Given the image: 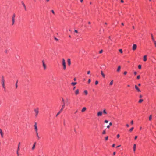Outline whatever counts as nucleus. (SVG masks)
<instances>
[{"label": "nucleus", "instance_id": "18", "mask_svg": "<svg viewBox=\"0 0 156 156\" xmlns=\"http://www.w3.org/2000/svg\"><path fill=\"white\" fill-rule=\"evenodd\" d=\"M86 110V107H83L81 110L82 112H84Z\"/></svg>", "mask_w": 156, "mask_h": 156}, {"label": "nucleus", "instance_id": "62", "mask_svg": "<svg viewBox=\"0 0 156 156\" xmlns=\"http://www.w3.org/2000/svg\"><path fill=\"white\" fill-rule=\"evenodd\" d=\"M73 80H74V81H76V78H75Z\"/></svg>", "mask_w": 156, "mask_h": 156}, {"label": "nucleus", "instance_id": "36", "mask_svg": "<svg viewBox=\"0 0 156 156\" xmlns=\"http://www.w3.org/2000/svg\"><path fill=\"white\" fill-rule=\"evenodd\" d=\"M119 51L121 53H122V49H120L119 50Z\"/></svg>", "mask_w": 156, "mask_h": 156}, {"label": "nucleus", "instance_id": "4", "mask_svg": "<svg viewBox=\"0 0 156 156\" xmlns=\"http://www.w3.org/2000/svg\"><path fill=\"white\" fill-rule=\"evenodd\" d=\"M5 80L3 78V76H2V86L5 89Z\"/></svg>", "mask_w": 156, "mask_h": 156}, {"label": "nucleus", "instance_id": "46", "mask_svg": "<svg viewBox=\"0 0 156 156\" xmlns=\"http://www.w3.org/2000/svg\"><path fill=\"white\" fill-rule=\"evenodd\" d=\"M137 138V136H135V138H134V139L135 140H136V139Z\"/></svg>", "mask_w": 156, "mask_h": 156}, {"label": "nucleus", "instance_id": "39", "mask_svg": "<svg viewBox=\"0 0 156 156\" xmlns=\"http://www.w3.org/2000/svg\"><path fill=\"white\" fill-rule=\"evenodd\" d=\"M127 73V72L126 71H125L123 73L125 75H126Z\"/></svg>", "mask_w": 156, "mask_h": 156}, {"label": "nucleus", "instance_id": "25", "mask_svg": "<svg viewBox=\"0 0 156 156\" xmlns=\"http://www.w3.org/2000/svg\"><path fill=\"white\" fill-rule=\"evenodd\" d=\"M151 39H152V40L153 41H155L154 39V38L153 37V34H151Z\"/></svg>", "mask_w": 156, "mask_h": 156}, {"label": "nucleus", "instance_id": "43", "mask_svg": "<svg viewBox=\"0 0 156 156\" xmlns=\"http://www.w3.org/2000/svg\"><path fill=\"white\" fill-rule=\"evenodd\" d=\"M108 139V136H107L105 137V140H107Z\"/></svg>", "mask_w": 156, "mask_h": 156}, {"label": "nucleus", "instance_id": "48", "mask_svg": "<svg viewBox=\"0 0 156 156\" xmlns=\"http://www.w3.org/2000/svg\"><path fill=\"white\" fill-rule=\"evenodd\" d=\"M74 32H75V33H78V30H74Z\"/></svg>", "mask_w": 156, "mask_h": 156}, {"label": "nucleus", "instance_id": "33", "mask_svg": "<svg viewBox=\"0 0 156 156\" xmlns=\"http://www.w3.org/2000/svg\"><path fill=\"white\" fill-rule=\"evenodd\" d=\"M138 68L140 69L141 68V66L140 65H139L138 66Z\"/></svg>", "mask_w": 156, "mask_h": 156}, {"label": "nucleus", "instance_id": "12", "mask_svg": "<svg viewBox=\"0 0 156 156\" xmlns=\"http://www.w3.org/2000/svg\"><path fill=\"white\" fill-rule=\"evenodd\" d=\"M102 113L100 111L98 113L97 115L98 116H100L102 115Z\"/></svg>", "mask_w": 156, "mask_h": 156}, {"label": "nucleus", "instance_id": "1", "mask_svg": "<svg viewBox=\"0 0 156 156\" xmlns=\"http://www.w3.org/2000/svg\"><path fill=\"white\" fill-rule=\"evenodd\" d=\"M62 64L63 66V69L64 70L66 69V63L64 58L62 59Z\"/></svg>", "mask_w": 156, "mask_h": 156}, {"label": "nucleus", "instance_id": "26", "mask_svg": "<svg viewBox=\"0 0 156 156\" xmlns=\"http://www.w3.org/2000/svg\"><path fill=\"white\" fill-rule=\"evenodd\" d=\"M20 142L18 145L17 151H18L20 150Z\"/></svg>", "mask_w": 156, "mask_h": 156}, {"label": "nucleus", "instance_id": "53", "mask_svg": "<svg viewBox=\"0 0 156 156\" xmlns=\"http://www.w3.org/2000/svg\"><path fill=\"white\" fill-rule=\"evenodd\" d=\"M139 97L140 98H141L142 97V96L141 95H140L139 96Z\"/></svg>", "mask_w": 156, "mask_h": 156}, {"label": "nucleus", "instance_id": "13", "mask_svg": "<svg viewBox=\"0 0 156 156\" xmlns=\"http://www.w3.org/2000/svg\"><path fill=\"white\" fill-rule=\"evenodd\" d=\"M67 62L68 65L69 66H70L71 64V61H70V58H68L67 59Z\"/></svg>", "mask_w": 156, "mask_h": 156}, {"label": "nucleus", "instance_id": "55", "mask_svg": "<svg viewBox=\"0 0 156 156\" xmlns=\"http://www.w3.org/2000/svg\"><path fill=\"white\" fill-rule=\"evenodd\" d=\"M17 156L19 155V153L18 152V151H17Z\"/></svg>", "mask_w": 156, "mask_h": 156}, {"label": "nucleus", "instance_id": "17", "mask_svg": "<svg viewBox=\"0 0 156 156\" xmlns=\"http://www.w3.org/2000/svg\"><path fill=\"white\" fill-rule=\"evenodd\" d=\"M0 133L2 137H3V133L2 130L0 129Z\"/></svg>", "mask_w": 156, "mask_h": 156}, {"label": "nucleus", "instance_id": "31", "mask_svg": "<svg viewBox=\"0 0 156 156\" xmlns=\"http://www.w3.org/2000/svg\"><path fill=\"white\" fill-rule=\"evenodd\" d=\"M103 112L105 114H107V112H106V110L105 109H104L103 111Z\"/></svg>", "mask_w": 156, "mask_h": 156}, {"label": "nucleus", "instance_id": "14", "mask_svg": "<svg viewBox=\"0 0 156 156\" xmlns=\"http://www.w3.org/2000/svg\"><path fill=\"white\" fill-rule=\"evenodd\" d=\"M36 144V142H35L34 143L33 146V147H32V150H33L35 148Z\"/></svg>", "mask_w": 156, "mask_h": 156}, {"label": "nucleus", "instance_id": "22", "mask_svg": "<svg viewBox=\"0 0 156 156\" xmlns=\"http://www.w3.org/2000/svg\"><path fill=\"white\" fill-rule=\"evenodd\" d=\"M152 115H150L149 116V121H151V120L152 119Z\"/></svg>", "mask_w": 156, "mask_h": 156}, {"label": "nucleus", "instance_id": "52", "mask_svg": "<svg viewBox=\"0 0 156 156\" xmlns=\"http://www.w3.org/2000/svg\"><path fill=\"white\" fill-rule=\"evenodd\" d=\"M115 144H113L112 145V147H115Z\"/></svg>", "mask_w": 156, "mask_h": 156}, {"label": "nucleus", "instance_id": "40", "mask_svg": "<svg viewBox=\"0 0 156 156\" xmlns=\"http://www.w3.org/2000/svg\"><path fill=\"white\" fill-rule=\"evenodd\" d=\"M105 123H108V120H105Z\"/></svg>", "mask_w": 156, "mask_h": 156}, {"label": "nucleus", "instance_id": "8", "mask_svg": "<svg viewBox=\"0 0 156 156\" xmlns=\"http://www.w3.org/2000/svg\"><path fill=\"white\" fill-rule=\"evenodd\" d=\"M137 48V45L136 44H134L133 46V51L136 50Z\"/></svg>", "mask_w": 156, "mask_h": 156}, {"label": "nucleus", "instance_id": "35", "mask_svg": "<svg viewBox=\"0 0 156 156\" xmlns=\"http://www.w3.org/2000/svg\"><path fill=\"white\" fill-rule=\"evenodd\" d=\"M153 42L155 45V46L156 47V41H154Z\"/></svg>", "mask_w": 156, "mask_h": 156}, {"label": "nucleus", "instance_id": "54", "mask_svg": "<svg viewBox=\"0 0 156 156\" xmlns=\"http://www.w3.org/2000/svg\"><path fill=\"white\" fill-rule=\"evenodd\" d=\"M121 2L122 3H123L124 2V1L123 0H121Z\"/></svg>", "mask_w": 156, "mask_h": 156}, {"label": "nucleus", "instance_id": "10", "mask_svg": "<svg viewBox=\"0 0 156 156\" xmlns=\"http://www.w3.org/2000/svg\"><path fill=\"white\" fill-rule=\"evenodd\" d=\"M63 110L62 109H61L56 115V117H57L62 112Z\"/></svg>", "mask_w": 156, "mask_h": 156}, {"label": "nucleus", "instance_id": "23", "mask_svg": "<svg viewBox=\"0 0 156 156\" xmlns=\"http://www.w3.org/2000/svg\"><path fill=\"white\" fill-rule=\"evenodd\" d=\"M101 74L102 75L103 77L104 78L105 77V75L103 73V71H101Z\"/></svg>", "mask_w": 156, "mask_h": 156}, {"label": "nucleus", "instance_id": "9", "mask_svg": "<svg viewBox=\"0 0 156 156\" xmlns=\"http://www.w3.org/2000/svg\"><path fill=\"white\" fill-rule=\"evenodd\" d=\"M135 89L137 90V91H138L139 92H141V91L140 90L139 88L137 86H136V85H135Z\"/></svg>", "mask_w": 156, "mask_h": 156}, {"label": "nucleus", "instance_id": "16", "mask_svg": "<svg viewBox=\"0 0 156 156\" xmlns=\"http://www.w3.org/2000/svg\"><path fill=\"white\" fill-rule=\"evenodd\" d=\"M147 60V55H145L144 56L143 60L144 61H146Z\"/></svg>", "mask_w": 156, "mask_h": 156}, {"label": "nucleus", "instance_id": "45", "mask_svg": "<svg viewBox=\"0 0 156 156\" xmlns=\"http://www.w3.org/2000/svg\"><path fill=\"white\" fill-rule=\"evenodd\" d=\"M117 137L118 138H119L120 137V135L119 134H117Z\"/></svg>", "mask_w": 156, "mask_h": 156}, {"label": "nucleus", "instance_id": "27", "mask_svg": "<svg viewBox=\"0 0 156 156\" xmlns=\"http://www.w3.org/2000/svg\"><path fill=\"white\" fill-rule=\"evenodd\" d=\"M113 80H112L110 83V84H109L111 86V85H112L113 84Z\"/></svg>", "mask_w": 156, "mask_h": 156}, {"label": "nucleus", "instance_id": "34", "mask_svg": "<svg viewBox=\"0 0 156 156\" xmlns=\"http://www.w3.org/2000/svg\"><path fill=\"white\" fill-rule=\"evenodd\" d=\"M106 133V131H105V130H104L103 131V133H102V134H105Z\"/></svg>", "mask_w": 156, "mask_h": 156}, {"label": "nucleus", "instance_id": "50", "mask_svg": "<svg viewBox=\"0 0 156 156\" xmlns=\"http://www.w3.org/2000/svg\"><path fill=\"white\" fill-rule=\"evenodd\" d=\"M112 124L111 122H110L109 124V125L110 126H112Z\"/></svg>", "mask_w": 156, "mask_h": 156}, {"label": "nucleus", "instance_id": "49", "mask_svg": "<svg viewBox=\"0 0 156 156\" xmlns=\"http://www.w3.org/2000/svg\"><path fill=\"white\" fill-rule=\"evenodd\" d=\"M64 125L65 126V120H64V122H63Z\"/></svg>", "mask_w": 156, "mask_h": 156}, {"label": "nucleus", "instance_id": "44", "mask_svg": "<svg viewBox=\"0 0 156 156\" xmlns=\"http://www.w3.org/2000/svg\"><path fill=\"white\" fill-rule=\"evenodd\" d=\"M131 123L132 125H133V120H132L131 122Z\"/></svg>", "mask_w": 156, "mask_h": 156}, {"label": "nucleus", "instance_id": "51", "mask_svg": "<svg viewBox=\"0 0 156 156\" xmlns=\"http://www.w3.org/2000/svg\"><path fill=\"white\" fill-rule=\"evenodd\" d=\"M107 128H109V127H110V126L109 125H108L107 126Z\"/></svg>", "mask_w": 156, "mask_h": 156}, {"label": "nucleus", "instance_id": "64", "mask_svg": "<svg viewBox=\"0 0 156 156\" xmlns=\"http://www.w3.org/2000/svg\"><path fill=\"white\" fill-rule=\"evenodd\" d=\"M83 0H80L81 2H82L83 1Z\"/></svg>", "mask_w": 156, "mask_h": 156}, {"label": "nucleus", "instance_id": "21", "mask_svg": "<svg viewBox=\"0 0 156 156\" xmlns=\"http://www.w3.org/2000/svg\"><path fill=\"white\" fill-rule=\"evenodd\" d=\"M136 144H134L133 145V151L134 152L136 151Z\"/></svg>", "mask_w": 156, "mask_h": 156}, {"label": "nucleus", "instance_id": "29", "mask_svg": "<svg viewBox=\"0 0 156 156\" xmlns=\"http://www.w3.org/2000/svg\"><path fill=\"white\" fill-rule=\"evenodd\" d=\"M18 82V80H17L16 83V88H17L18 87V86H17Z\"/></svg>", "mask_w": 156, "mask_h": 156}, {"label": "nucleus", "instance_id": "20", "mask_svg": "<svg viewBox=\"0 0 156 156\" xmlns=\"http://www.w3.org/2000/svg\"><path fill=\"white\" fill-rule=\"evenodd\" d=\"M36 133V134L37 137V140H39L40 139V137L38 135V132Z\"/></svg>", "mask_w": 156, "mask_h": 156}, {"label": "nucleus", "instance_id": "61", "mask_svg": "<svg viewBox=\"0 0 156 156\" xmlns=\"http://www.w3.org/2000/svg\"><path fill=\"white\" fill-rule=\"evenodd\" d=\"M75 87H74L73 88V90H74L75 89Z\"/></svg>", "mask_w": 156, "mask_h": 156}, {"label": "nucleus", "instance_id": "15", "mask_svg": "<svg viewBox=\"0 0 156 156\" xmlns=\"http://www.w3.org/2000/svg\"><path fill=\"white\" fill-rule=\"evenodd\" d=\"M120 69H121V66H118V68L117 69V72H119L120 70Z\"/></svg>", "mask_w": 156, "mask_h": 156}, {"label": "nucleus", "instance_id": "38", "mask_svg": "<svg viewBox=\"0 0 156 156\" xmlns=\"http://www.w3.org/2000/svg\"><path fill=\"white\" fill-rule=\"evenodd\" d=\"M98 84V81H96L95 82V85H97Z\"/></svg>", "mask_w": 156, "mask_h": 156}, {"label": "nucleus", "instance_id": "63", "mask_svg": "<svg viewBox=\"0 0 156 156\" xmlns=\"http://www.w3.org/2000/svg\"><path fill=\"white\" fill-rule=\"evenodd\" d=\"M55 40H58V39L56 37H55Z\"/></svg>", "mask_w": 156, "mask_h": 156}, {"label": "nucleus", "instance_id": "60", "mask_svg": "<svg viewBox=\"0 0 156 156\" xmlns=\"http://www.w3.org/2000/svg\"><path fill=\"white\" fill-rule=\"evenodd\" d=\"M120 146H121V145H119V146H117L116 147H117V148H118V147H120Z\"/></svg>", "mask_w": 156, "mask_h": 156}, {"label": "nucleus", "instance_id": "41", "mask_svg": "<svg viewBox=\"0 0 156 156\" xmlns=\"http://www.w3.org/2000/svg\"><path fill=\"white\" fill-rule=\"evenodd\" d=\"M51 12L54 14H55V12H54V11L53 10H51Z\"/></svg>", "mask_w": 156, "mask_h": 156}, {"label": "nucleus", "instance_id": "37", "mask_svg": "<svg viewBox=\"0 0 156 156\" xmlns=\"http://www.w3.org/2000/svg\"><path fill=\"white\" fill-rule=\"evenodd\" d=\"M103 51V50H100V51H99V53L100 54H101V53H102Z\"/></svg>", "mask_w": 156, "mask_h": 156}, {"label": "nucleus", "instance_id": "2", "mask_svg": "<svg viewBox=\"0 0 156 156\" xmlns=\"http://www.w3.org/2000/svg\"><path fill=\"white\" fill-rule=\"evenodd\" d=\"M62 108H61V109H62L63 110V109L65 107V106L66 103H65V101H64V99L62 97Z\"/></svg>", "mask_w": 156, "mask_h": 156}, {"label": "nucleus", "instance_id": "32", "mask_svg": "<svg viewBox=\"0 0 156 156\" xmlns=\"http://www.w3.org/2000/svg\"><path fill=\"white\" fill-rule=\"evenodd\" d=\"M133 129H134V128H133V127L131 128L130 129V130H129V131H130V132H132V131L133 130Z\"/></svg>", "mask_w": 156, "mask_h": 156}, {"label": "nucleus", "instance_id": "5", "mask_svg": "<svg viewBox=\"0 0 156 156\" xmlns=\"http://www.w3.org/2000/svg\"><path fill=\"white\" fill-rule=\"evenodd\" d=\"M15 16H16L15 14L14 13L13 14V15L12 16V25H13L14 24L15 18Z\"/></svg>", "mask_w": 156, "mask_h": 156}, {"label": "nucleus", "instance_id": "59", "mask_svg": "<svg viewBox=\"0 0 156 156\" xmlns=\"http://www.w3.org/2000/svg\"><path fill=\"white\" fill-rule=\"evenodd\" d=\"M77 112H78V110H77L75 112V114H76Z\"/></svg>", "mask_w": 156, "mask_h": 156}, {"label": "nucleus", "instance_id": "30", "mask_svg": "<svg viewBox=\"0 0 156 156\" xmlns=\"http://www.w3.org/2000/svg\"><path fill=\"white\" fill-rule=\"evenodd\" d=\"M84 93L85 94V95H87L88 94L87 91V90H84Z\"/></svg>", "mask_w": 156, "mask_h": 156}, {"label": "nucleus", "instance_id": "58", "mask_svg": "<svg viewBox=\"0 0 156 156\" xmlns=\"http://www.w3.org/2000/svg\"><path fill=\"white\" fill-rule=\"evenodd\" d=\"M126 126L127 127H129V125L128 124H127L126 125Z\"/></svg>", "mask_w": 156, "mask_h": 156}, {"label": "nucleus", "instance_id": "42", "mask_svg": "<svg viewBox=\"0 0 156 156\" xmlns=\"http://www.w3.org/2000/svg\"><path fill=\"white\" fill-rule=\"evenodd\" d=\"M140 77V75H138V76H137V79H139Z\"/></svg>", "mask_w": 156, "mask_h": 156}, {"label": "nucleus", "instance_id": "47", "mask_svg": "<svg viewBox=\"0 0 156 156\" xmlns=\"http://www.w3.org/2000/svg\"><path fill=\"white\" fill-rule=\"evenodd\" d=\"M134 75H136L137 74V72H136L135 71L134 72Z\"/></svg>", "mask_w": 156, "mask_h": 156}, {"label": "nucleus", "instance_id": "56", "mask_svg": "<svg viewBox=\"0 0 156 156\" xmlns=\"http://www.w3.org/2000/svg\"><path fill=\"white\" fill-rule=\"evenodd\" d=\"M115 152H114L113 153V155H115Z\"/></svg>", "mask_w": 156, "mask_h": 156}, {"label": "nucleus", "instance_id": "11", "mask_svg": "<svg viewBox=\"0 0 156 156\" xmlns=\"http://www.w3.org/2000/svg\"><path fill=\"white\" fill-rule=\"evenodd\" d=\"M21 3H22V5H23V7H24V8L25 10V11H26L27 10V9H26V6L25 5V4H24V3L23 2V1H22L21 2Z\"/></svg>", "mask_w": 156, "mask_h": 156}, {"label": "nucleus", "instance_id": "3", "mask_svg": "<svg viewBox=\"0 0 156 156\" xmlns=\"http://www.w3.org/2000/svg\"><path fill=\"white\" fill-rule=\"evenodd\" d=\"M34 111L36 114L35 116L36 117H37L39 113V108H36L34 109Z\"/></svg>", "mask_w": 156, "mask_h": 156}, {"label": "nucleus", "instance_id": "57", "mask_svg": "<svg viewBox=\"0 0 156 156\" xmlns=\"http://www.w3.org/2000/svg\"><path fill=\"white\" fill-rule=\"evenodd\" d=\"M90 79H88V83H90Z\"/></svg>", "mask_w": 156, "mask_h": 156}, {"label": "nucleus", "instance_id": "6", "mask_svg": "<svg viewBox=\"0 0 156 156\" xmlns=\"http://www.w3.org/2000/svg\"><path fill=\"white\" fill-rule=\"evenodd\" d=\"M34 127L35 130L36 132V133L38 132H37V123L36 122H35Z\"/></svg>", "mask_w": 156, "mask_h": 156}, {"label": "nucleus", "instance_id": "28", "mask_svg": "<svg viewBox=\"0 0 156 156\" xmlns=\"http://www.w3.org/2000/svg\"><path fill=\"white\" fill-rule=\"evenodd\" d=\"M143 101V100L142 99H140L139 101V103H141V102H142Z\"/></svg>", "mask_w": 156, "mask_h": 156}, {"label": "nucleus", "instance_id": "7", "mask_svg": "<svg viewBox=\"0 0 156 156\" xmlns=\"http://www.w3.org/2000/svg\"><path fill=\"white\" fill-rule=\"evenodd\" d=\"M42 64L43 67L44 69H46V65L44 61V60H43L42 61Z\"/></svg>", "mask_w": 156, "mask_h": 156}, {"label": "nucleus", "instance_id": "24", "mask_svg": "<svg viewBox=\"0 0 156 156\" xmlns=\"http://www.w3.org/2000/svg\"><path fill=\"white\" fill-rule=\"evenodd\" d=\"M77 84V83L76 82H72V83H71V84L73 85V86H74L76 84Z\"/></svg>", "mask_w": 156, "mask_h": 156}, {"label": "nucleus", "instance_id": "19", "mask_svg": "<svg viewBox=\"0 0 156 156\" xmlns=\"http://www.w3.org/2000/svg\"><path fill=\"white\" fill-rule=\"evenodd\" d=\"M79 94V90H76L75 92V94L76 95H77Z\"/></svg>", "mask_w": 156, "mask_h": 156}]
</instances>
